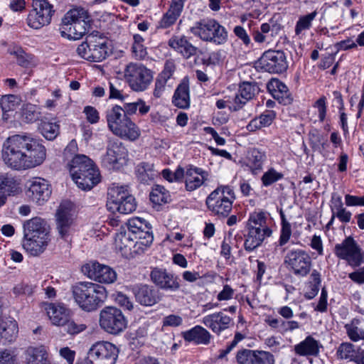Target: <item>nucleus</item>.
<instances>
[{
  "label": "nucleus",
  "instance_id": "obj_1",
  "mask_svg": "<svg viewBox=\"0 0 364 364\" xmlns=\"http://www.w3.org/2000/svg\"><path fill=\"white\" fill-rule=\"evenodd\" d=\"M46 149L42 140L31 134H14L3 143L1 159L5 165L12 170L21 171L32 168L43 163Z\"/></svg>",
  "mask_w": 364,
  "mask_h": 364
},
{
  "label": "nucleus",
  "instance_id": "obj_2",
  "mask_svg": "<svg viewBox=\"0 0 364 364\" xmlns=\"http://www.w3.org/2000/svg\"><path fill=\"white\" fill-rule=\"evenodd\" d=\"M68 168L77 187L90 191L100 181V173L94 161L84 154H76Z\"/></svg>",
  "mask_w": 364,
  "mask_h": 364
},
{
  "label": "nucleus",
  "instance_id": "obj_3",
  "mask_svg": "<svg viewBox=\"0 0 364 364\" xmlns=\"http://www.w3.org/2000/svg\"><path fill=\"white\" fill-rule=\"evenodd\" d=\"M75 301L80 309L87 312L97 310L107 298V291L98 284L80 282L72 287Z\"/></svg>",
  "mask_w": 364,
  "mask_h": 364
},
{
  "label": "nucleus",
  "instance_id": "obj_4",
  "mask_svg": "<svg viewBox=\"0 0 364 364\" xmlns=\"http://www.w3.org/2000/svg\"><path fill=\"white\" fill-rule=\"evenodd\" d=\"M91 18L82 8L68 11L62 19L60 32L62 37L70 40H79L91 28Z\"/></svg>",
  "mask_w": 364,
  "mask_h": 364
},
{
  "label": "nucleus",
  "instance_id": "obj_5",
  "mask_svg": "<svg viewBox=\"0 0 364 364\" xmlns=\"http://www.w3.org/2000/svg\"><path fill=\"white\" fill-rule=\"evenodd\" d=\"M109 129L116 136L135 141L140 136L139 127L127 117L122 107L114 105L106 111Z\"/></svg>",
  "mask_w": 364,
  "mask_h": 364
},
{
  "label": "nucleus",
  "instance_id": "obj_6",
  "mask_svg": "<svg viewBox=\"0 0 364 364\" xmlns=\"http://www.w3.org/2000/svg\"><path fill=\"white\" fill-rule=\"evenodd\" d=\"M190 32L202 41L215 46H222L228 41V31L216 19L203 18L194 23L189 28Z\"/></svg>",
  "mask_w": 364,
  "mask_h": 364
},
{
  "label": "nucleus",
  "instance_id": "obj_7",
  "mask_svg": "<svg viewBox=\"0 0 364 364\" xmlns=\"http://www.w3.org/2000/svg\"><path fill=\"white\" fill-rule=\"evenodd\" d=\"M244 246L247 251H252L259 247L272 231L267 225V217L263 211H255L250 214Z\"/></svg>",
  "mask_w": 364,
  "mask_h": 364
},
{
  "label": "nucleus",
  "instance_id": "obj_8",
  "mask_svg": "<svg viewBox=\"0 0 364 364\" xmlns=\"http://www.w3.org/2000/svg\"><path fill=\"white\" fill-rule=\"evenodd\" d=\"M77 55L89 61L101 62L109 55L107 40L98 31L87 35L85 41L77 48Z\"/></svg>",
  "mask_w": 364,
  "mask_h": 364
},
{
  "label": "nucleus",
  "instance_id": "obj_9",
  "mask_svg": "<svg viewBox=\"0 0 364 364\" xmlns=\"http://www.w3.org/2000/svg\"><path fill=\"white\" fill-rule=\"evenodd\" d=\"M235 199L233 189L230 186L220 185L208 196L205 204L213 215L224 218L231 212Z\"/></svg>",
  "mask_w": 364,
  "mask_h": 364
},
{
  "label": "nucleus",
  "instance_id": "obj_10",
  "mask_svg": "<svg viewBox=\"0 0 364 364\" xmlns=\"http://www.w3.org/2000/svg\"><path fill=\"white\" fill-rule=\"evenodd\" d=\"M106 206L113 213L129 214L136 210V201L124 187L113 186L108 189Z\"/></svg>",
  "mask_w": 364,
  "mask_h": 364
},
{
  "label": "nucleus",
  "instance_id": "obj_11",
  "mask_svg": "<svg viewBox=\"0 0 364 364\" xmlns=\"http://www.w3.org/2000/svg\"><path fill=\"white\" fill-rule=\"evenodd\" d=\"M124 78L131 89L144 91L153 80V72L141 63H131L124 70Z\"/></svg>",
  "mask_w": 364,
  "mask_h": 364
},
{
  "label": "nucleus",
  "instance_id": "obj_12",
  "mask_svg": "<svg viewBox=\"0 0 364 364\" xmlns=\"http://www.w3.org/2000/svg\"><path fill=\"white\" fill-rule=\"evenodd\" d=\"M55 11L48 0H32V9L27 17V24L33 29H40L50 23Z\"/></svg>",
  "mask_w": 364,
  "mask_h": 364
},
{
  "label": "nucleus",
  "instance_id": "obj_13",
  "mask_svg": "<svg viewBox=\"0 0 364 364\" xmlns=\"http://www.w3.org/2000/svg\"><path fill=\"white\" fill-rule=\"evenodd\" d=\"M284 262L294 275L301 277L310 273L312 265L309 254L300 248L289 250L284 257Z\"/></svg>",
  "mask_w": 364,
  "mask_h": 364
},
{
  "label": "nucleus",
  "instance_id": "obj_14",
  "mask_svg": "<svg viewBox=\"0 0 364 364\" xmlns=\"http://www.w3.org/2000/svg\"><path fill=\"white\" fill-rule=\"evenodd\" d=\"M99 322L102 329L113 335L120 333L127 326L121 309L113 306H106L100 311Z\"/></svg>",
  "mask_w": 364,
  "mask_h": 364
},
{
  "label": "nucleus",
  "instance_id": "obj_15",
  "mask_svg": "<svg viewBox=\"0 0 364 364\" xmlns=\"http://www.w3.org/2000/svg\"><path fill=\"white\" fill-rule=\"evenodd\" d=\"M73 203L69 200L63 201L55 213V226L60 238L68 241L75 226Z\"/></svg>",
  "mask_w": 364,
  "mask_h": 364
},
{
  "label": "nucleus",
  "instance_id": "obj_16",
  "mask_svg": "<svg viewBox=\"0 0 364 364\" xmlns=\"http://www.w3.org/2000/svg\"><path fill=\"white\" fill-rule=\"evenodd\" d=\"M335 255L346 260L353 267L360 266L364 259V253L357 242L352 237H348L334 247Z\"/></svg>",
  "mask_w": 364,
  "mask_h": 364
},
{
  "label": "nucleus",
  "instance_id": "obj_17",
  "mask_svg": "<svg viewBox=\"0 0 364 364\" xmlns=\"http://www.w3.org/2000/svg\"><path fill=\"white\" fill-rule=\"evenodd\" d=\"M118 353V348L112 343L97 342L89 350L87 364H114Z\"/></svg>",
  "mask_w": 364,
  "mask_h": 364
},
{
  "label": "nucleus",
  "instance_id": "obj_18",
  "mask_svg": "<svg viewBox=\"0 0 364 364\" xmlns=\"http://www.w3.org/2000/svg\"><path fill=\"white\" fill-rule=\"evenodd\" d=\"M128 151L123 144L116 140H110L107 152L102 158V166L108 169H119L127 164Z\"/></svg>",
  "mask_w": 364,
  "mask_h": 364
},
{
  "label": "nucleus",
  "instance_id": "obj_19",
  "mask_svg": "<svg viewBox=\"0 0 364 364\" xmlns=\"http://www.w3.org/2000/svg\"><path fill=\"white\" fill-rule=\"evenodd\" d=\"M128 234L133 240H139V245L146 247L151 246L154 240L151 225L146 220L135 217L127 221Z\"/></svg>",
  "mask_w": 364,
  "mask_h": 364
},
{
  "label": "nucleus",
  "instance_id": "obj_20",
  "mask_svg": "<svg viewBox=\"0 0 364 364\" xmlns=\"http://www.w3.org/2000/svg\"><path fill=\"white\" fill-rule=\"evenodd\" d=\"M81 271L88 278L100 283L111 284L117 279V274L112 268L97 261L85 263Z\"/></svg>",
  "mask_w": 364,
  "mask_h": 364
},
{
  "label": "nucleus",
  "instance_id": "obj_21",
  "mask_svg": "<svg viewBox=\"0 0 364 364\" xmlns=\"http://www.w3.org/2000/svg\"><path fill=\"white\" fill-rule=\"evenodd\" d=\"M26 196L39 205L46 202L52 193L49 182L41 177H33L26 182Z\"/></svg>",
  "mask_w": 364,
  "mask_h": 364
},
{
  "label": "nucleus",
  "instance_id": "obj_22",
  "mask_svg": "<svg viewBox=\"0 0 364 364\" xmlns=\"http://www.w3.org/2000/svg\"><path fill=\"white\" fill-rule=\"evenodd\" d=\"M262 68L270 73H282L288 68L285 53L282 50H269L260 58Z\"/></svg>",
  "mask_w": 364,
  "mask_h": 364
},
{
  "label": "nucleus",
  "instance_id": "obj_23",
  "mask_svg": "<svg viewBox=\"0 0 364 364\" xmlns=\"http://www.w3.org/2000/svg\"><path fill=\"white\" fill-rule=\"evenodd\" d=\"M235 361L237 364H274L275 360L269 351L242 348L237 351Z\"/></svg>",
  "mask_w": 364,
  "mask_h": 364
},
{
  "label": "nucleus",
  "instance_id": "obj_24",
  "mask_svg": "<svg viewBox=\"0 0 364 364\" xmlns=\"http://www.w3.org/2000/svg\"><path fill=\"white\" fill-rule=\"evenodd\" d=\"M18 178L10 173H0V208L4 205L7 198L18 195L21 191Z\"/></svg>",
  "mask_w": 364,
  "mask_h": 364
},
{
  "label": "nucleus",
  "instance_id": "obj_25",
  "mask_svg": "<svg viewBox=\"0 0 364 364\" xmlns=\"http://www.w3.org/2000/svg\"><path fill=\"white\" fill-rule=\"evenodd\" d=\"M202 323L213 333L220 335L223 331L233 326V318L219 311L208 314L202 318Z\"/></svg>",
  "mask_w": 364,
  "mask_h": 364
},
{
  "label": "nucleus",
  "instance_id": "obj_26",
  "mask_svg": "<svg viewBox=\"0 0 364 364\" xmlns=\"http://www.w3.org/2000/svg\"><path fill=\"white\" fill-rule=\"evenodd\" d=\"M208 173L203 168L191 166L183 173L186 190L191 192L198 189L208 181Z\"/></svg>",
  "mask_w": 364,
  "mask_h": 364
},
{
  "label": "nucleus",
  "instance_id": "obj_27",
  "mask_svg": "<svg viewBox=\"0 0 364 364\" xmlns=\"http://www.w3.org/2000/svg\"><path fill=\"white\" fill-rule=\"evenodd\" d=\"M150 276L152 282L162 289L176 290L179 288L177 277L166 269L155 267L151 270Z\"/></svg>",
  "mask_w": 364,
  "mask_h": 364
},
{
  "label": "nucleus",
  "instance_id": "obj_28",
  "mask_svg": "<svg viewBox=\"0 0 364 364\" xmlns=\"http://www.w3.org/2000/svg\"><path fill=\"white\" fill-rule=\"evenodd\" d=\"M136 301L141 305L151 306L159 300V291L154 287L140 284L133 288Z\"/></svg>",
  "mask_w": 364,
  "mask_h": 364
},
{
  "label": "nucleus",
  "instance_id": "obj_29",
  "mask_svg": "<svg viewBox=\"0 0 364 364\" xmlns=\"http://www.w3.org/2000/svg\"><path fill=\"white\" fill-rule=\"evenodd\" d=\"M46 310L52 323L61 326L70 318L71 311L62 303H50L46 305Z\"/></svg>",
  "mask_w": 364,
  "mask_h": 364
},
{
  "label": "nucleus",
  "instance_id": "obj_30",
  "mask_svg": "<svg viewBox=\"0 0 364 364\" xmlns=\"http://www.w3.org/2000/svg\"><path fill=\"white\" fill-rule=\"evenodd\" d=\"M117 245L122 255L126 257H134L144 253L147 249L146 247L139 245V240H133L128 233L122 237Z\"/></svg>",
  "mask_w": 364,
  "mask_h": 364
},
{
  "label": "nucleus",
  "instance_id": "obj_31",
  "mask_svg": "<svg viewBox=\"0 0 364 364\" xmlns=\"http://www.w3.org/2000/svg\"><path fill=\"white\" fill-rule=\"evenodd\" d=\"M176 70V65L173 60H168L166 61L163 70L158 75L154 90V96L159 98L162 96L165 90L166 85L168 79H170Z\"/></svg>",
  "mask_w": 364,
  "mask_h": 364
},
{
  "label": "nucleus",
  "instance_id": "obj_32",
  "mask_svg": "<svg viewBox=\"0 0 364 364\" xmlns=\"http://www.w3.org/2000/svg\"><path fill=\"white\" fill-rule=\"evenodd\" d=\"M322 344L313 336H308L299 343L294 346V352L300 356L316 357L320 353Z\"/></svg>",
  "mask_w": 364,
  "mask_h": 364
},
{
  "label": "nucleus",
  "instance_id": "obj_33",
  "mask_svg": "<svg viewBox=\"0 0 364 364\" xmlns=\"http://www.w3.org/2000/svg\"><path fill=\"white\" fill-rule=\"evenodd\" d=\"M48 235L38 237H24L23 247L25 250L31 256H38L43 253L48 243Z\"/></svg>",
  "mask_w": 364,
  "mask_h": 364
},
{
  "label": "nucleus",
  "instance_id": "obj_34",
  "mask_svg": "<svg viewBox=\"0 0 364 364\" xmlns=\"http://www.w3.org/2000/svg\"><path fill=\"white\" fill-rule=\"evenodd\" d=\"M267 88L272 96L280 103L290 104L292 99L290 97L289 89L287 85L277 78H272L267 85Z\"/></svg>",
  "mask_w": 364,
  "mask_h": 364
},
{
  "label": "nucleus",
  "instance_id": "obj_35",
  "mask_svg": "<svg viewBox=\"0 0 364 364\" xmlns=\"http://www.w3.org/2000/svg\"><path fill=\"white\" fill-rule=\"evenodd\" d=\"M258 90L259 87L255 84L248 82H242L239 87V94L235 95L233 98L235 103L233 110L236 111L241 108L247 101L251 100L255 95Z\"/></svg>",
  "mask_w": 364,
  "mask_h": 364
},
{
  "label": "nucleus",
  "instance_id": "obj_36",
  "mask_svg": "<svg viewBox=\"0 0 364 364\" xmlns=\"http://www.w3.org/2000/svg\"><path fill=\"white\" fill-rule=\"evenodd\" d=\"M182 11V0H172L169 9L159 21L157 28H167L175 23Z\"/></svg>",
  "mask_w": 364,
  "mask_h": 364
},
{
  "label": "nucleus",
  "instance_id": "obj_37",
  "mask_svg": "<svg viewBox=\"0 0 364 364\" xmlns=\"http://www.w3.org/2000/svg\"><path fill=\"white\" fill-rule=\"evenodd\" d=\"M183 338L197 345H208L210 343L212 336L205 328L196 326L183 333Z\"/></svg>",
  "mask_w": 364,
  "mask_h": 364
},
{
  "label": "nucleus",
  "instance_id": "obj_38",
  "mask_svg": "<svg viewBox=\"0 0 364 364\" xmlns=\"http://www.w3.org/2000/svg\"><path fill=\"white\" fill-rule=\"evenodd\" d=\"M267 159L266 152L257 148L251 149L247 156V166L252 174H257L262 168Z\"/></svg>",
  "mask_w": 364,
  "mask_h": 364
},
{
  "label": "nucleus",
  "instance_id": "obj_39",
  "mask_svg": "<svg viewBox=\"0 0 364 364\" xmlns=\"http://www.w3.org/2000/svg\"><path fill=\"white\" fill-rule=\"evenodd\" d=\"M24 237L48 235L45 228V222L40 218H33L23 223Z\"/></svg>",
  "mask_w": 364,
  "mask_h": 364
},
{
  "label": "nucleus",
  "instance_id": "obj_40",
  "mask_svg": "<svg viewBox=\"0 0 364 364\" xmlns=\"http://www.w3.org/2000/svg\"><path fill=\"white\" fill-rule=\"evenodd\" d=\"M26 356L27 364H52L48 352L43 346L28 348Z\"/></svg>",
  "mask_w": 364,
  "mask_h": 364
},
{
  "label": "nucleus",
  "instance_id": "obj_41",
  "mask_svg": "<svg viewBox=\"0 0 364 364\" xmlns=\"http://www.w3.org/2000/svg\"><path fill=\"white\" fill-rule=\"evenodd\" d=\"M275 118L276 113L274 111L267 110L258 117L252 119L247 125L246 129L249 132H256L263 127H269Z\"/></svg>",
  "mask_w": 364,
  "mask_h": 364
},
{
  "label": "nucleus",
  "instance_id": "obj_42",
  "mask_svg": "<svg viewBox=\"0 0 364 364\" xmlns=\"http://www.w3.org/2000/svg\"><path fill=\"white\" fill-rule=\"evenodd\" d=\"M8 53L14 56L16 63L23 68H28L32 62L33 55L27 53L21 46L13 44L11 45L7 50Z\"/></svg>",
  "mask_w": 364,
  "mask_h": 364
},
{
  "label": "nucleus",
  "instance_id": "obj_43",
  "mask_svg": "<svg viewBox=\"0 0 364 364\" xmlns=\"http://www.w3.org/2000/svg\"><path fill=\"white\" fill-rule=\"evenodd\" d=\"M348 338L353 342L364 340V329L361 327V321L355 318L344 326Z\"/></svg>",
  "mask_w": 364,
  "mask_h": 364
},
{
  "label": "nucleus",
  "instance_id": "obj_44",
  "mask_svg": "<svg viewBox=\"0 0 364 364\" xmlns=\"http://www.w3.org/2000/svg\"><path fill=\"white\" fill-rule=\"evenodd\" d=\"M135 173L138 181L142 183H148L155 176L154 165L148 162H141L136 166Z\"/></svg>",
  "mask_w": 364,
  "mask_h": 364
},
{
  "label": "nucleus",
  "instance_id": "obj_45",
  "mask_svg": "<svg viewBox=\"0 0 364 364\" xmlns=\"http://www.w3.org/2000/svg\"><path fill=\"white\" fill-rule=\"evenodd\" d=\"M321 282L320 273L316 269L313 270L310 275V280L306 286L304 296L308 299L314 298L319 291Z\"/></svg>",
  "mask_w": 364,
  "mask_h": 364
},
{
  "label": "nucleus",
  "instance_id": "obj_46",
  "mask_svg": "<svg viewBox=\"0 0 364 364\" xmlns=\"http://www.w3.org/2000/svg\"><path fill=\"white\" fill-rule=\"evenodd\" d=\"M41 134L48 140L55 139L60 132V126L56 122L42 121L38 127Z\"/></svg>",
  "mask_w": 364,
  "mask_h": 364
},
{
  "label": "nucleus",
  "instance_id": "obj_47",
  "mask_svg": "<svg viewBox=\"0 0 364 364\" xmlns=\"http://www.w3.org/2000/svg\"><path fill=\"white\" fill-rule=\"evenodd\" d=\"M150 200L155 205H161L170 200V195L166 188L160 185H155L149 195Z\"/></svg>",
  "mask_w": 364,
  "mask_h": 364
},
{
  "label": "nucleus",
  "instance_id": "obj_48",
  "mask_svg": "<svg viewBox=\"0 0 364 364\" xmlns=\"http://www.w3.org/2000/svg\"><path fill=\"white\" fill-rule=\"evenodd\" d=\"M197 50L198 48L190 43H183V58H186L183 66L192 68L198 63V58L196 55Z\"/></svg>",
  "mask_w": 364,
  "mask_h": 364
},
{
  "label": "nucleus",
  "instance_id": "obj_49",
  "mask_svg": "<svg viewBox=\"0 0 364 364\" xmlns=\"http://www.w3.org/2000/svg\"><path fill=\"white\" fill-rule=\"evenodd\" d=\"M317 14V11H314L310 14L300 16L295 26L296 34H300L303 31L309 29Z\"/></svg>",
  "mask_w": 364,
  "mask_h": 364
},
{
  "label": "nucleus",
  "instance_id": "obj_50",
  "mask_svg": "<svg viewBox=\"0 0 364 364\" xmlns=\"http://www.w3.org/2000/svg\"><path fill=\"white\" fill-rule=\"evenodd\" d=\"M356 351L355 346L350 343H342L337 348V358L341 360H353Z\"/></svg>",
  "mask_w": 364,
  "mask_h": 364
},
{
  "label": "nucleus",
  "instance_id": "obj_51",
  "mask_svg": "<svg viewBox=\"0 0 364 364\" xmlns=\"http://www.w3.org/2000/svg\"><path fill=\"white\" fill-rule=\"evenodd\" d=\"M283 178V174L271 168L264 173L261 181L265 187L269 186Z\"/></svg>",
  "mask_w": 364,
  "mask_h": 364
},
{
  "label": "nucleus",
  "instance_id": "obj_52",
  "mask_svg": "<svg viewBox=\"0 0 364 364\" xmlns=\"http://www.w3.org/2000/svg\"><path fill=\"white\" fill-rule=\"evenodd\" d=\"M127 96L123 95L122 90L120 89V83L117 80L109 82V98L111 100H119L122 102L125 100Z\"/></svg>",
  "mask_w": 364,
  "mask_h": 364
},
{
  "label": "nucleus",
  "instance_id": "obj_53",
  "mask_svg": "<svg viewBox=\"0 0 364 364\" xmlns=\"http://www.w3.org/2000/svg\"><path fill=\"white\" fill-rule=\"evenodd\" d=\"M36 109V107L33 105H26L22 110L23 119L28 123L36 122L40 114Z\"/></svg>",
  "mask_w": 364,
  "mask_h": 364
},
{
  "label": "nucleus",
  "instance_id": "obj_54",
  "mask_svg": "<svg viewBox=\"0 0 364 364\" xmlns=\"http://www.w3.org/2000/svg\"><path fill=\"white\" fill-rule=\"evenodd\" d=\"M61 326L63 327L64 331L68 334L75 335L77 334L86 328V325L82 323H77L73 320H70L69 318L67 321L65 322Z\"/></svg>",
  "mask_w": 364,
  "mask_h": 364
},
{
  "label": "nucleus",
  "instance_id": "obj_55",
  "mask_svg": "<svg viewBox=\"0 0 364 364\" xmlns=\"http://www.w3.org/2000/svg\"><path fill=\"white\" fill-rule=\"evenodd\" d=\"M0 364H18L17 355L10 349L0 348Z\"/></svg>",
  "mask_w": 364,
  "mask_h": 364
},
{
  "label": "nucleus",
  "instance_id": "obj_56",
  "mask_svg": "<svg viewBox=\"0 0 364 364\" xmlns=\"http://www.w3.org/2000/svg\"><path fill=\"white\" fill-rule=\"evenodd\" d=\"M164 178L169 182L180 181L182 179V167L179 165L175 172L168 168H165L161 172Z\"/></svg>",
  "mask_w": 364,
  "mask_h": 364
},
{
  "label": "nucleus",
  "instance_id": "obj_57",
  "mask_svg": "<svg viewBox=\"0 0 364 364\" xmlns=\"http://www.w3.org/2000/svg\"><path fill=\"white\" fill-rule=\"evenodd\" d=\"M291 233V225L290 223L282 225L278 245L281 247L285 245L289 241Z\"/></svg>",
  "mask_w": 364,
  "mask_h": 364
},
{
  "label": "nucleus",
  "instance_id": "obj_58",
  "mask_svg": "<svg viewBox=\"0 0 364 364\" xmlns=\"http://www.w3.org/2000/svg\"><path fill=\"white\" fill-rule=\"evenodd\" d=\"M314 107L317 109L318 117L320 122H323L326 118V111H327L326 97L322 96L319 99H318L315 102V103L314 105Z\"/></svg>",
  "mask_w": 364,
  "mask_h": 364
},
{
  "label": "nucleus",
  "instance_id": "obj_59",
  "mask_svg": "<svg viewBox=\"0 0 364 364\" xmlns=\"http://www.w3.org/2000/svg\"><path fill=\"white\" fill-rule=\"evenodd\" d=\"M325 136L316 130L309 133V143L314 151L321 149V144Z\"/></svg>",
  "mask_w": 364,
  "mask_h": 364
},
{
  "label": "nucleus",
  "instance_id": "obj_60",
  "mask_svg": "<svg viewBox=\"0 0 364 364\" xmlns=\"http://www.w3.org/2000/svg\"><path fill=\"white\" fill-rule=\"evenodd\" d=\"M345 203L348 207L364 206V196H358L350 194L345 196Z\"/></svg>",
  "mask_w": 364,
  "mask_h": 364
},
{
  "label": "nucleus",
  "instance_id": "obj_61",
  "mask_svg": "<svg viewBox=\"0 0 364 364\" xmlns=\"http://www.w3.org/2000/svg\"><path fill=\"white\" fill-rule=\"evenodd\" d=\"M235 292V290L230 285L225 284L223 286V289L218 294L217 299L219 301H229L233 298Z\"/></svg>",
  "mask_w": 364,
  "mask_h": 364
},
{
  "label": "nucleus",
  "instance_id": "obj_62",
  "mask_svg": "<svg viewBox=\"0 0 364 364\" xmlns=\"http://www.w3.org/2000/svg\"><path fill=\"white\" fill-rule=\"evenodd\" d=\"M83 112L86 115L87 120L91 124H95L99 122L100 114L96 108L92 106H86Z\"/></svg>",
  "mask_w": 364,
  "mask_h": 364
},
{
  "label": "nucleus",
  "instance_id": "obj_63",
  "mask_svg": "<svg viewBox=\"0 0 364 364\" xmlns=\"http://www.w3.org/2000/svg\"><path fill=\"white\" fill-rule=\"evenodd\" d=\"M14 99L15 96L12 95H5L1 98L0 106L3 112H8L12 110L14 106Z\"/></svg>",
  "mask_w": 364,
  "mask_h": 364
},
{
  "label": "nucleus",
  "instance_id": "obj_64",
  "mask_svg": "<svg viewBox=\"0 0 364 364\" xmlns=\"http://www.w3.org/2000/svg\"><path fill=\"white\" fill-rule=\"evenodd\" d=\"M132 51L134 57L137 60H144L148 54L144 44H132Z\"/></svg>",
  "mask_w": 364,
  "mask_h": 364
}]
</instances>
